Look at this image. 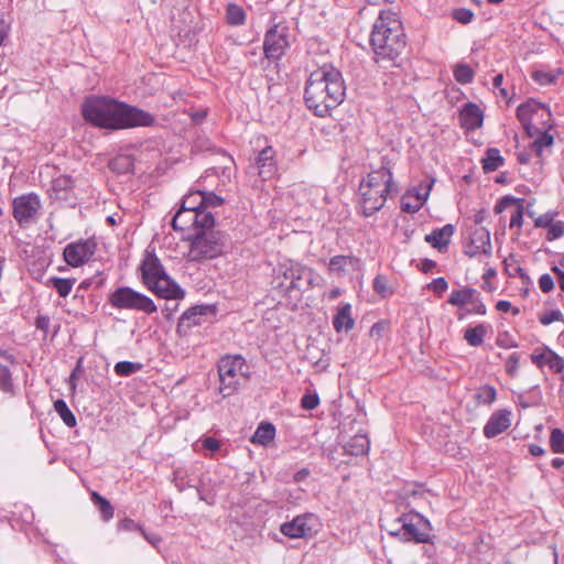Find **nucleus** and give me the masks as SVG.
<instances>
[{
	"instance_id": "27",
	"label": "nucleus",
	"mask_w": 564,
	"mask_h": 564,
	"mask_svg": "<svg viewBox=\"0 0 564 564\" xmlns=\"http://www.w3.org/2000/svg\"><path fill=\"white\" fill-rule=\"evenodd\" d=\"M477 290L473 288H464L459 290H453L447 303L457 306V307H464L465 305L469 304L475 295H477Z\"/></svg>"
},
{
	"instance_id": "62",
	"label": "nucleus",
	"mask_w": 564,
	"mask_h": 564,
	"mask_svg": "<svg viewBox=\"0 0 564 564\" xmlns=\"http://www.w3.org/2000/svg\"><path fill=\"white\" fill-rule=\"evenodd\" d=\"M549 358V351L546 354H536V352H533L531 355V360L534 365H536L538 367L542 368L543 366H546V360Z\"/></svg>"
},
{
	"instance_id": "8",
	"label": "nucleus",
	"mask_w": 564,
	"mask_h": 564,
	"mask_svg": "<svg viewBox=\"0 0 564 564\" xmlns=\"http://www.w3.org/2000/svg\"><path fill=\"white\" fill-rule=\"evenodd\" d=\"M189 250L186 258L191 262L214 259L224 252L226 235L220 231H197L187 238Z\"/></svg>"
},
{
	"instance_id": "39",
	"label": "nucleus",
	"mask_w": 564,
	"mask_h": 564,
	"mask_svg": "<svg viewBox=\"0 0 564 564\" xmlns=\"http://www.w3.org/2000/svg\"><path fill=\"white\" fill-rule=\"evenodd\" d=\"M497 398V391L495 387L485 384L479 387L475 394L474 399L477 402V404H484V405H490L495 402Z\"/></svg>"
},
{
	"instance_id": "63",
	"label": "nucleus",
	"mask_w": 564,
	"mask_h": 564,
	"mask_svg": "<svg viewBox=\"0 0 564 564\" xmlns=\"http://www.w3.org/2000/svg\"><path fill=\"white\" fill-rule=\"evenodd\" d=\"M35 325L39 329L46 332L50 326V317L46 315H39L35 319Z\"/></svg>"
},
{
	"instance_id": "15",
	"label": "nucleus",
	"mask_w": 564,
	"mask_h": 564,
	"mask_svg": "<svg viewBox=\"0 0 564 564\" xmlns=\"http://www.w3.org/2000/svg\"><path fill=\"white\" fill-rule=\"evenodd\" d=\"M212 305H195L186 310L178 319L176 332L180 336H187L194 326L203 324L207 314H214Z\"/></svg>"
},
{
	"instance_id": "52",
	"label": "nucleus",
	"mask_w": 564,
	"mask_h": 564,
	"mask_svg": "<svg viewBox=\"0 0 564 564\" xmlns=\"http://www.w3.org/2000/svg\"><path fill=\"white\" fill-rule=\"evenodd\" d=\"M519 355L517 352L511 354L506 361V372L510 377H516L519 369Z\"/></svg>"
},
{
	"instance_id": "19",
	"label": "nucleus",
	"mask_w": 564,
	"mask_h": 564,
	"mask_svg": "<svg viewBox=\"0 0 564 564\" xmlns=\"http://www.w3.org/2000/svg\"><path fill=\"white\" fill-rule=\"evenodd\" d=\"M484 113L479 106L467 102L459 111V122L465 130H476L481 127Z\"/></svg>"
},
{
	"instance_id": "18",
	"label": "nucleus",
	"mask_w": 564,
	"mask_h": 564,
	"mask_svg": "<svg viewBox=\"0 0 564 564\" xmlns=\"http://www.w3.org/2000/svg\"><path fill=\"white\" fill-rule=\"evenodd\" d=\"M258 174L262 180L271 178L276 172L275 151L271 145L263 148L256 158Z\"/></svg>"
},
{
	"instance_id": "54",
	"label": "nucleus",
	"mask_w": 564,
	"mask_h": 564,
	"mask_svg": "<svg viewBox=\"0 0 564 564\" xmlns=\"http://www.w3.org/2000/svg\"><path fill=\"white\" fill-rule=\"evenodd\" d=\"M563 318V314L560 310H552L545 312L543 315L540 316L539 321L543 325H550L553 322L561 321Z\"/></svg>"
},
{
	"instance_id": "59",
	"label": "nucleus",
	"mask_w": 564,
	"mask_h": 564,
	"mask_svg": "<svg viewBox=\"0 0 564 564\" xmlns=\"http://www.w3.org/2000/svg\"><path fill=\"white\" fill-rule=\"evenodd\" d=\"M539 286L543 293H549L554 289L553 278L549 273H544L539 279Z\"/></svg>"
},
{
	"instance_id": "48",
	"label": "nucleus",
	"mask_w": 564,
	"mask_h": 564,
	"mask_svg": "<svg viewBox=\"0 0 564 564\" xmlns=\"http://www.w3.org/2000/svg\"><path fill=\"white\" fill-rule=\"evenodd\" d=\"M545 362L555 373H560L564 370V359L552 350H549V358Z\"/></svg>"
},
{
	"instance_id": "28",
	"label": "nucleus",
	"mask_w": 564,
	"mask_h": 564,
	"mask_svg": "<svg viewBox=\"0 0 564 564\" xmlns=\"http://www.w3.org/2000/svg\"><path fill=\"white\" fill-rule=\"evenodd\" d=\"M482 170L485 173L497 171L503 165L505 159L501 156L500 151L496 148L487 149L485 156L481 159Z\"/></svg>"
},
{
	"instance_id": "35",
	"label": "nucleus",
	"mask_w": 564,
	"mask_h": 564,
	"mask_svg": "<svg viewBox=\"0 0 564 564\" xmlns=\"http://www.w3.org/2000/svg\"><path fill=\"white\" fill-rule=\"evenodd\" d=\"M191 215H194L193 212L180 208L171 221L173 229L184 231L194 226V217Z\"/></svg>"
},
{
	"instance_id": "30",
	"label": "nucleus",
	"mask_w": 564,
	"mask_h": 564,
	"mask_svg": "<svg viewBox=\"0 0 564 564\" xmlns=\"http://www.w3.org/2000/svg\"><path fill=\"white\" fill-rule=\"evenodd\" d=\"M503 264H505V271L509 276H511V278L519 276L523 283L530 282L529 274L519 264L514 254H509V257H507L503 260Z\"/></svg>"
},
{
	"instance_id": "23",
	"label": "nucleus",
	"mask_w": 564,
	"mask_h": 564,
	"mask_svg": "<svg viewBox=\"0 0 564 564\" xmlns=\"http://www.w3.org/2000/svg\"><path fill=\"white\" fill-rule=\"evenodd\" d=\"M359 264V259L349 254H338L334 256L329 259L328 262V270L332 273H336L338 275H341L346 272L347 268L350 267L352 269L357 268Z\"/></svg>"
},
{
	"instance_id": "60",
	"label": "nucleus",
	"mask_w": 564,
	"mask_h": 564,
	"mask_svg": "<svg viewBox=\"0 0 564 564\" xmlns=\"http://www.w3.org/2000/svg\"><path fill=\"white\" fill-rule=\"evenodd\" d=\"M523 223V206L519 205L510 218V227H521Z\"/></svg>"
},
{
	"instance_id": "36",
	"label": "nucleus",
	"mask_w": 564,
	"mask_h": 564,
	"mask_svg": "<svg viewBox=\"0 0 564 564\" xmlns=\"http://www.w3.org/2000/svg\"><path fill=\"white\" fill-rule=\"evenodd\" d=\"M204 207V191L188 193L182 200L181 208L195 213Z\"/></svg>"
},
{
	"instance_id": "40",
	"label": "nucleus",
	"mask_w": 564,
	"mask_h": 564,
	"mask_svg": "<svg viewBox=\"0 0 564 564\" xmlns=\"http://www.w3.org/2000/svg\"><path fill=\"white\" fill-rule=\"evenodd\" d=\"M54 410L59 415V417L62 419L66 426L74 427L76 425V417L64 400H56L54 402Z\"/></svg>"
},
{
	"instance_id": "12",
	"label": "nucleus",
	"mask_w": 564,
	"mask_h": 564,
	"mask_svg": "<svg viewBox=\"0 0 564 564\" xmlns=\"http://www.w3.org/2000/svg\"><path fill=\"white\" fill-rule=\"evenodd\" d=\"M41 207L42 204L37 194H23L13 199L12 215L20 226L25 227L36 221Z\"/></svg>"
},
{
	"instance_id": "44",
	"label": "nucleus",
	"mask_w": 564,
	"mask_h": 564,
	"mask_svg": "<svg viewBox=\"0 0 564 564\" xmlns=\"http://www.w3.org/2000/svg\"><path fill=\"white\" fill-rule=\"evenodd\" d=\"M454 78L457 83L466 85L473 82L475 72L467 64L460 63L454 67Z\"/></svg>"
},
{
	"instance_id": "3",
	"label": "nucleus",
	"mask_w": 564,
	"mask_h": 564,
	"mask_svg": "<svg viewBox=\"0 0 564 564\" xmlns=\"http://www.w3.org/2000/svg\"><path fill=\"white\" fill-rule=\"evenodd\" d=\"M346 86L341 73L326 66L311 73L304 90L306 107L317 117H326L345 99Z\"/></svg>"
},
{
	"instance_id": "42",
	"label": "nucleus",
	"mask_w": 564,
	"mask_h": 564,
	"mask_svg": "<svg viewBox=\"0 0 564 564\" xmlns=\"http://www.w3.org/2000/svg\"><path fill=\"white\" fill-rule=\"evenodd\" d=\"M74 180L69 175H59L52 181V191L55 193V198L64 197L62 193L72 189Z\"/></svg>"
},
{
	"instance_id": "47",
	"label": "nucleus",
	"mask_w": 564,
	"mask_h": 564,
	"mask_svg": "<svg viewBox=\"0 0 564 564\" xmlns=\"http://www.w3.org/2000/svg\"><path fill=\"white\" fill-rule=\"evenodd\" d=\"M550 446L553 453L564 454V432L557 427L551 431Z\"/></svg>"
},
{
	"instance_id": "25",
	"label": "nucleus",
	"mask_w": 564,
	"mask_h": 564,
	"mask_svg": "<svg viewBox=\"0 0 564 564\" xmlns=\"http://www.w3.org/2000/svg\"><path fill=\"white\" fill-rule=\"evenodd\" d=\"M350 311L351 306L348 303L338 308L333 319V326L337 333H340L341 330L348 332L352 329L355 321L351 317Z\"/></svg>"
},
{
	"instance_id": "55",
	"label": "nucleus",
	"mask_w": 564,
	"mask_h": 564,
	"mask_svg": "<svg viewBox=\"0 0 564 564\" xmlns=\"http://www.w3.org/2000/svg\"><path fill=\"white\" fill-rule=\"evenodd\" d=\"M555 213L547 212L545 214L540 215L535 220L534 225L538 228H549L554 223Z\"/></svg>"
},
{
	"instance_id": "61",
	"label": "nucleus",
	"mask_w": 564,
	"mask_h": 564,
	"mask_svg": "<svg viewBox=\"0 0 564 564\" xmlns=\"http://www.w3.org/2000/svg\"><path fill=\"white\" fill-rule=\"evenodd\" d=\"M496 308L499 312H509L512 311L513 315H518L520 313V310L518 307H513L512 304L509 301L500 300L496 304Z\"/></svg>"
},
{
	"instance_id": "64",
	"label": "nucleus",
	"mask_w": 564,
	"mask_h": 564,
	"mask_svg": "<svg viewBox=\"0 0 564 564\" xmlns=\"http://www.w3.org/2000/svg\"><path fill=\"white\" fill-rule=\"evenodd\" d=\"M552 271L556 274L558 286L564 292V271L557 265L552 267Z\"/></svg>"
},
{
	"instance_id": "43",
	"label": "nucleus",
	"mask_w": 564,
	"mask_h": 564,
	"mask_svg": "<svg viewBox=\"0 0 564 564\" xmlns=\"http://www.w3.org/2000/svg\"><path fill=\"white\" fill-rule=\"evenodd\" d=\"M226 18L230 25H242L246 20V12L240 6L230 3L226 10Z\"/></svg>"
},
{
	"instance_id": "49",
	"label": "nucleus",
	"mask_w": 564,
	"mask_h": 564,
	"mask_svg": "<svg viewBox=\"0 0 564 564\" xmlns=\"http://www.w3.org/2000/svg\"><path fill=\"white\" fill-rule=\"evenodd\" d=\"M564 236V221L557 220L554 221L549 228L546 234V239L549 241H553Z\"/></svg>"
},
{
	"instance_id": "56",
	"label": "nucleus",
	"mask_w": 564,
	"mask_h": 564,
	"mask_svg": "<svg viewBox=\"0 0 564 564\" xmlns=\"http://www.w3.org/2000/svg\"><path fill=\"white\" fill-rule=\"evenodd\" d=\"M427 288L430 290H432L433 292L437 293L438 295H442L448 289V283L444 278L440 276V278L434 279L427 285Z\"/></svg>"
},
{
	"instance_id": "51",
	"label": "nucleus",
	"mask_w": 564,
	"mask_h": 564,
	"mask_svg": "<svg viewBox=\"0 0 564 564\" xmlns=\"http://www.w3.org/2000/svg\"><path fill=\"white\" fill-rule=\"evenodd\" d=\"M224 198L213 192L204 191V208L218 207L224 204Z\"/></svg>"
},
{
	"instance_id": "10",
	"label": "nucleus",
	"mask_w": 564,
	"mask_h": 564,
	"mask_svg": "<svg viewBox=\"0 0 564 564\" xmlns=\"http://www.w3.org/2000/svg\"><path fill=\"white\" fill-rule=\"evenodd\" d=\"M245 367L246 360L240 355H228L219 359L217 365L219 375V392L224 398H227L237 391L240 378L245 377Z\"/></svg>"
},
{
	"instance_id": "37",
	"label": "nucleus",
	"mask_w": 564,
	"mask_h": 564,
	"mask_svg": "<svg viewBox=\"0 0 564 564\" xmlns=\"http://www.w3.org/2000/svg\"><path fill=\"white\" fill-rule=\"evenodd\" d=\"M75 283V279L52 276L47 280L46 285L56 290L61 297H66Z\"/></svg>"
},
{
	"instance_id": "41",
	"label": "nucleus",
	"mask_w": 564,
	"mask_h": 564,
	"mask_svg": "<svg viewBox=\"0 0 564 564\" xmlns=\"http://www.w3.org/2000/svg\"><path fill=\"white\" fill-rule=\"evenodd\" d=\"M470 307L466 310H462L457 313V318L459 321L464 319L467 315L476 314V315H486L487 308L484 302L481 301L479 293L475 295L469 303Z\"/></svg>"
},
{
	"instance_id": "6",
	"label": "nucleus",
	"mask_w": 564,
	"mask_h": 564,
	"mask_svg": "<svg viewBox=\"0 0 564 564\" xmlns=\"http://www.w3.org/2000/svg\"><path fill=\"white\" fill-rule=\"evenodd\" d=\"M140 270L143 283L155 295L166 300H178L184 297V290L167 275L155 253L147 252L140 265Z\"/></svg>"
},
{
	"instance_id": "24",
	"label": "nucleus",
	"mask_w": 564,
	"mask_h": 564,
	"mask_svg": "<svg viewBox=\"0 0 564 564\" xmlns=\"http://www.w3.org/2000/svg\"><path fill=\"white\" fill-rule=\"evenodd\" d=\"M0 357L9 360L10 362L14 361L13 356L6 350H0ZM0 390L10 395L15 394L11 371L8 366L2 364H0Z\"/></svg>"
},
{
	"instance_id": "1",
	"label": "nucleus",
	"mask_w": 564,
	"mask_h": 564,
	"mask_svg": "<svg viewBox=\"0 0 564 564\" xmlns=\"http://www.w3.org/2000/svg\"><path fill=\"white\" fill-rule=\"evenodd\" d=\"M83 117L91 124L111 130L150 127L154 117L137 107L107 97H89L83 104Z\"/></svg>"
},
{
	"instance_id": "22",
	"label": "nucleus",
	"mask_w": 564,
	"mask_h": 564,
	"mask_svg": "<svg viewBox=\"0 0 564 564\" xmlns=\"http://www.w3.org/2000/svg\"><path fill=\"white\" fill-rule=\"evenodd\" d=\"M369 448L370 441L366 434H356L344 445L345 453L351 456L366 455Z\"/></svg>"
},
{
	"instance_id": "50",
	"label": "nucleus",
	"mask_w": 564,
	"mask_h": 564,
	"mask_svg": "<svg viewBox=\"0 0 564 564\" xmlns=\"http://www.w3.org/2000/svg\"><path fill=\"white\" fill-rule=\"evenodd\" d=\"M453 18L462 24H468L474 19V12L470 9L459 8L453 11Z\"/></svg>"
},
{
	"instance_id": "21",
	"label": "nucleus",
	"mask_w": 564,
	"mask_h": 564,
	"mask_svg": "<svg viewBox=\"0 0 564 564\" xmlns=\"http://www.w3.org/2000/svg\"><path fill=\"white\" fill-rule=\"evenodd\" d=\"M455 232V227L452 224H447L442 228L434 229L431 234L425 236V241L431 243L432 247L438 251L447 249L452 236Z\"/></svg>"
},
{
	"instance_id": "20",
	"label": "nucleus",
	"mask_w": 564,
	"mask_h": 564,
	"mask_svg": "<svg viewBox=\"0 0 564 564\" xmlns=\"http://www.w3.org/2000/svg\"><path fill=\"white\" fill-rule=\"evenodd\" d=\"M310 518V514L296 516L292 521L282 523L280 531L283 535L292 539L305 538L311 532V528L307 525Z\"/></svg>"
},
{
	"instance_id": "38",
	"label": "nucleus",
	"mask_w": 564,
	"mask_h": 564,
	"mask_svg": "<svg viewBox=\"0 0 564 564\" xmlns=\"http://www.w3.org/2000/svg\"><path fill=\"white\" fill-rule=\"evenodd\" d=\"M91 501L98 507L101 519L105 522H108L110 519L113 518L115 509L105 497L100 496L97 491L91 492Z\"/></svg>"
},
{
	"instance_id": "32",
	"label": "nucleus",
	"mask_w": 564,
	"mask_h": 564,
	"mask_svg": "<svg viewBox=\"0 0 564 564\" xmlns=\"http://www.w3.org/2000/svg\"><path fill=\"white\" fill-rule=\"evenodd\" d=\"M487 335V325L478 324L475 327L466 328L464 339L471 347H479L482 345L485 336Z\"/></svg>"
},
{
	"instance_id": "34",
	"label": "nucleus",
	"mask_w": 564,
	"mask_h": 564,
	"mask_svg": "<svg viewBox=\"0 0 564 564\" xmlns=\"http://www.w3.org/2000/svg\"><path fill=\"white\" fill-rule=\"evenodd\" d=\"M133 159L127 154L115 156L109 162V169L119 174H126L133 170Z\"/></svg>"
},
{
	"instance_id": "29",
	"label": "nucleus",
	"mask_w": 564,
	"mask_h": 564,
	"mask_svg": "<svg viewBox=\"0 0 564 564\" xmlns=\"http://www.w3.org/2000/svg\"><path fill=\"white\" fill-rule=\"evenodd\" d=\"M193 214L194 215L191 216L194 217V227L197 231H213L212 228L215 225V217L212 212L203 207Z\"/></svg>"
},
{
	"instance_id": "17",
	"label": "nucleus",
	"mask_w": 564,
	"mask_h": 564,
	"mask_svg": "<svg viewBox=\"0 0 564 564\" xmlns=\"http://www.w3.org/2000/svg\"><path fill=\"white\" fill-rule=\"evenodd\" d=\"M511 425V412L509 410H498L491 414L484 426V435L488 438L496 437Z\"/></svg>"
},
{
	"instance_id": "46",
	"label": "nucleus",
	"mask_w": 564,
	"mask_h": 564,
	"mask_svg": "<svg viewBox=\"0 0 564 564\" xmlns=\"http://www.w3.org/2000/svg\"><path fill=\"white\" fill-rule=\"evenodd\" d=\"M562 74L561 69H557L556 73L545 72V70H535L532 74L533 79L540 85H553L555 84L558 75Z\"/></svg>"
},
{
	"instance_id": "7",
	"label": "nucleus",
	"mask_w": 564,
	"mask_h": 564,
	"mask_svg": "<svg viewBox=\"0 0 564 564\" xmlns=\"http://www.w3.org/2000/svg\"><path fill=\"white\" fill-rule=\"evenodd\" d=\"M431 524L417 512L403 513L392 523L389 534L402 542L429 543L431 541Z\"/></svg>"
},
{
	"instance_id": "4",
	"label": "nucleus",
	"mask_w": 564,
	"mask_h": 564,
	"mask_svg": "<svg viewBox=\"0 0 564 564\" xmlns=\"http://www.w3.org/2000/svg\"><path fill=\"white\" fill-rule=\"evenodd\" d=\"M390 162L382 158L381 166L370 172L359 184V193L362 197V214L366 217L372 216L380 210L391 192H397L398 187L392 181Z\"/></svg>"
},
{
	"instance_id": "57",
	"label": "nucleus",
	"mask_w": 564,
	"mask_h": 564,
	"mask_svg": "<svg viewBox=\"0 0 564 564\" xmlns=\"http://www.w3.org/2000/svg\"><path fill=\"white\" fill-rule=\"evenodd\" d=\"M373 290L384 296L387 294V291H388V280L384 275H381V274H378L375 279H373Z\"/></svg>"
},
{
	"instance_id": "26",
	"label": "nucleus",
	"mask_w": 564,
	"mask_h": 564,
	"mask_svg": "<svg viewBox=\"0 0 564 564\" xmlns=\"http://www.w3.org/2000/svg\"><path fill=\"white\" fill-rule=\"evenodd\" d=\"M275 437V426L270 422H261L250 441L253 444L267 446Z\"/></svg>"
},
{
	"instance_id": "14",
	"label": "nucleus",
	"mask_w": 564,
	"mask_h": 564,
	"mask_svg": "<svg viewBox=\"0 0 564 564\" xmlns=\"http://www.w3.org/2000/svg\"><path fill=\"white\" fill-rule=\"evenodd\" d=\"M96 243L93 240H79L68 243L64 249V259L73 268L80 267L95 253Z\"/></svg>"
},
{
	"instance_id": "16",
	"label": "nucleus",
	"mask_w": 564,
	"mask_h": 564,
	"mask_svg": "<svg viewBox=\"0 0 564 564\" xmlns=\"http://www.w3.org/2000/svg\"><path fill=\"white\" fill-rule=\"evenodd\" d=\"M491 241H490V232L484 227L476 228L469 238L468 243H466L464 252L466 256L474 258L479 254H491Z\"/></svg>"
},
{
	"instance_id": "58",
	"label": "nucleus",
	"mask_w": 564,
	"mask_h": 564,
	"mask_svg": "<svg viewBox=\"0 0 564 564\" xmlns=\"http://www.w3.org/2000/svg\"><path fill=\"white\" fill-rule=\"evenodd\" d=\"M118 530L121 531H144L142 527L132 519H123L118 523Z\"/></svg>"
},
{
	"instance_id": "11",
	"label": "nucleus",
	"mask_w": 564,
	"mask_h": 564,
	"mask_svg": "<svg viewBox=\"0 0 564 564\" xmlns=\"http://www.w3.org/2000/svg\"><path fill=\"white\" fill-rule=\"evenodd\" d=\"M289 26L284 22H275L267 30L263 40V53L268 59H279L289 47Z\"/></svg>"
},
{
	"instance_id": "13",
	"label": "nucleus",
	"mask_w": 564,
	"mask_h": 564,
	"mask_svg": "<svg viewBox=\"0 0 564 564\" xmlns=\"http://www.w3.org/2000/svg\"><path fill=\"white\" fill-rule=\"evenodd\" d=\"M544 117L550 118L551 111L545 105L536 101L535 99H529L517 108V118L530 137L534 135L533 129L535 127L532 126L533 119H543Z\"/></svg>"
},
{
	"instance_id": "31",
	"label": "nucleus",
	"mask_w": 564,
	"mask_h": 564,
	"mask_svg": "<svg viewBox=\"0 0 564 564\" xmlns=\"http://www.w3.org/2000/svg\"><path fill=\"white\" fill-rule=\"evenodd\" d=\"M534 134L536 133L535 140L531 143V149L535 152L539 158H542L544 149L551 148L554 143V137L547 131H540L539 128L533 129Z\"/></svg>"
},
{
	"instance_id": "9",
	"label": "nucleus",
	"mask_w": 564,
	"mask_h": 564,
	"mask_svg": "<svg viewBox=\"0 0 564 564\" xmlns=\"http://www.w3.org/2000/svg\"><path fill=\"white\" fill-rule=\"evenodd\" d=\"M110 305L118 310L135 311L148 315L156 312L158 307L152 299L130 286H120L108 296Z\"/></svg>"
},
{
	"instance_id": "53",
	"label": "nucleus",
	"mask_w": 564,
	"mask_h": 564,
	"mask_svg": "<svg viewBox=\"0 0 564 564\" xmlns=\"http://www.w3.org/2000/svg\"><path fill=\"white\" fill-rule=\"evenodd\" d=\"M319 404V398L316 393H305L301 399V405L305 410H314Z\"/></svg>"
},
{
	"instance_id": "5",
	"label": "nucleus",
	"mask_w": 564,
	"mask_h": 564,
	"mask_svg": "<svg viewBox=\"0 0 564 564\" xmlns=\"http://www.w3.org/2000/svg\"><path fill=\"white\" fill-rule=\"evenodd\" d=\"M315 270L290 259H284L272 269L271 285L282 295L293 291L313 289L315 284Z\"/></svg>"
},
{
	"instance_id": "45",
	"label": "nucleus",
	"mask_w": 564,
	"mask_h": 564,
	"mask_svg": "<svg viewBox=\"0 0 564 564\" xmlns=\"http://www.w3.org/2000/svg\"><path fill=\"white\" fill-rule=\"evenodd\" d=\"M142 364L132 361H119L115 365V372L118 376L127 377L141 370Z\"/></svg>"
},
{
	"instance_id": "33",
	"label": "nucleus",
	"mask_w": 564,
	"mask_h": 564,
	"mask_svg": "<svg viewBox=\"0 0 564 564\" xmlns=\"http://www.w3.org/2000/svg\"><path fill=\"white\" fill-rule=\"evenodd\" d=\"M431 186L432 185L430 184L427 189L424 192L423 197H414V199H413V196H410V195L404 196L401 200L402 212L409 213V214H414V213L419 212L427 199Z\"/></svg>"
},
{
	"instance_id": "2",
	"label": "nucleus",
	"mask_w": 564,
	"mask_h": 564,
	"mask_svg": "<svg viewBox=\"0 0 564 564\" xmlns=\"http://www.w3.org/2000/svg\"><path fill=\"white\" fill-rule=\"evenodd\" d=\"M369 44L376 64L400 67L406 48V36L401 21L391 10H381L372 24Z\"/></svg>"
}]
</instances>
